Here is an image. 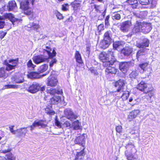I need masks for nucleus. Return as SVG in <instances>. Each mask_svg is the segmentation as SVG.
I'll use <instances>...</instances> for the list:
<instances>
[{
	"instance_id": "obj_1",
	"label": "nucleus",
	"mask_w": 160,
	"mask_h": 160,
	"mask_svg": "<svg viewBox=\"0 0 160 160\" xmlns=\"http://www.w3.org/2000/svg\"><path fill=\"white\" fill-rule=\"evenodd\" d=\"M46 48L47 49L43 50L42 55L35 56L33 57V61L36 64H38L44 62L48 60V57L52 58L56 55V53L54 49H50L48 47H46Z\"/></svg>"
},
{
	"instance_id": "obj_2",
	"label": "nucleus",
	"mask_w": 160,
	"mask_h": 160,
	"mask_svg": "<svg viewBox=\"0 0 160 160\" xmlns=\"http://www.w3.org/2000/svg\"><path fill=\"white\" fill-rule=\"evenodd\" d=\"M8 19L12 22L13 25H16L21 21V20L15 18L13 15L11 13H6L2 16H0V29L3 28L5 25L4 21Z\"/></svg>"
},
{
	"instance_id": "obj_3",
	"label": "nucleus",
	"mask_w": 160,
	"mask_h": 160,
	"mask_svg": "<svg viewBox=\"0 0 160 160\" xmlns=\"http://www.w3.org/2000/svg\"><path fill=\"white\" fill-rule=\"evenodd\" d=\"M64 113L65 117L72 121L76 119L78 117V115L74 114L72 109L70 108L65 109Z\"/></svg>"
},
{
	"instance_id": "obj_4",
	"label": "nucleus",
	"mask_w": 160,
	"mask_h": 160,
	"mask_svg": "<svg viewBox=\"0 0 160 160\" xmlns=\"http://www.w3.org/2000/svg\"><path fill=\"white\" fill-rule=\"evenodd\" d=\"M58 82L57 77L52 72L50 76L47 79V85L52 87H55L57 85Z\"/></svg>"
},
{
	"instance_id": "obj_5",
	"label": "nucleus",
	"mask_w": 160,
	"mask_h": 160,
	"mask_svg": "<svg viewBox=\"0 0 160 160\" xmlns=\"http://www.w3.org/2000/svg\"><path fill=\"white\" fill-rule=\"evenodd\" d=\"M86 136L84 134L76 137L74 140L75 144H78L83 147H84L85 145V141L86 139Z\"/></svg>"
},
{
	"instance_id": "obj_6",
	"label": "nucleus",
	"mask_w": 160,
	"mask_h": 160,
	"mask_svg": "<svg viewBox=\"0 0 160 160\" xmlns=\"http://www.w3.org/2000/svg\"><path fill=\"white\" fill-rule=\"evenodd\" d=\"M47 126V124L43 120H39L38 121H35L32 125L28 126V128H30V130L31 131L33 130L36 127L40 128H45Z\"/></svg>"
},
{
	"instance_id": "obj_7",
	"label": "nucleus",
	"mask_w": 160,
	"mask_h": 160,
	"mask_svg": "<svg viewBox=\"0 0 160 160\" xmlns=\"http://www.w3.org/2000/svg\"><path fill=\"white\" fill-rule=\"evenodd\" d=\"M132 25V23L131 21L128 20L125 21L121 23L120 25V29L123 32H127Z\"/></svg>"
},
{
	"instance_id": "obj_8",
	"label": "nucleus",
	"mask_w": 160,
	"mask_h": 160,
	"mask_svg": "<svg viewBox=\"0 0 160 160\" xmlns=\"http://www.w3.org/2000/svg\"><path fill=\"white\" fill-rule=\"evenodd\" d=\"M55 125L59 128L62 127L63 129H69L72 128V124L71 122L68 121H66L61 125V123L57 119L55 120Z\"/></svg>"
},
{
	"instance_id": "obj_9",
	"label": "nucleus",
	"mask_w": 160,
	"mask_h": 160,
	"mask_svg": "<svg viewBox=\"0 0 160 160\" xmlns=\"http://www.w3.org/2000/svg\"><path fill=\"white\" fill-rule=\"evenodd\" d=\"M148 85L143 81H141L137 86V88L139 90L146 93L150 90L148 87Z\"/></svg>"
},
{
	"instance_id": "obj_10",
	"label": "nucleus",
	"mask_w": 160,
	"mask_h": 160,
	"mask_svg": "<svg viewBox=\"0 0 160 160\" xmlns=\"http://www.w3.org/2000/svg\"><path fill=\"white\" fill-rule=\"evenodd\" d=\"M35 0H25L20 3V8L23 10L29 9V5L32 3L33 5Z\"/></svg>"
},
{
	"instance_id": "obj_11",
	"label": "nucleus",
	"mask_w": 160,
	"mask_h": 160,
	"mask_svg": "<svg viewBox=\"0 0 160 160\" xmlns=\"http://www.w3.org/2000/svg\"><path fill=\"white\" fill-rule=\"evenodd\" d=\"M142 22L137 21L134 24L132 30V34L142 32Z\"/></svg>"
},
{
	"instance_id": "obj_12",
	"label": "nucleus",
	"mask_w": 160,
	"mask_h": 160,
	"mask_svg": "<svg viewBox=\"0 0 160 160\" xmlns=\"http://www.w3.org/2000/svg\"><path fill=\"white\" fill-rule=\"evenodd\" d=\"M142 32L144 34L149 33L152 29L151 24L145 22H142Z\"/></svg>"
},
{
	"instance_id": "obj_13",
	"label": "nucleus",
	"mask_w": 160,
	"mask_h": 160,
	"mask_svg": "<svg viewBox=\"0 0 160 160\" xmlns=\"http://www.w3.org/2000/svg\"><path fill=\"white\" fill-rule=\"evenodd\" d=\"M40 88V85L39 84L34 83L29 86L28 91L31 93H34L38 92Z\"/></svg>"
},
{
	"instance_id": "obj_14",
	"label": "nucleus",
	"mask_w": 160,
	"mask_h": 160,
	"mask_svg": "<svg viewBox=\"0 0 160 160\" xmlns=\"http://www.w3.org/2000/svg\"><path fill=\"white\" fill-rule=\"evenodd\" d=\"M125 85L124 81L123 80L120 79L116 82L115 87L118 88L117 91L118 92H123V87Z\"/></svg>"
},
{
	"instance_id": "obj_15",
	"label": "nucleus",
	"mask_w": 160,
	"mask_h": 160,
	"mask_svg": "<svg viewBox=\"0 0 160 160\" xmlns=\"http://www.w3.org/2000/svg\"><path fill=\"white\" fill-rule=\"evenodd\" d=\"M12 81L15 83H21L24 81V78L22 75L17 74L11 78Z\"/></svg>"
},
{
	"instance_id": "obj_16",
	"label": "nucleus",
	"mask_w": 160,
	"mask_h": 160,
	"mask_svg": "<svg viewBox=\"0 0 160 160\" xmlns=\"http://www.w3.org/2000/svg\"><path fill=\"white\" fill-rule=\"evenodd\" d=\"M131 64V62H124L119 64V68L124 73L128 69Z\"/></svg>"
},
{
	"instance_id": "obj_17",
	"label": "nucleus",
	"mask_w": 160,
	"mask_h": 160,
	"mask_svg": "<svg viewBox=\"0 0 160 160\" xmlns=\"http://www.w3.org/2000/svg\"><path fill=\"white\" fill-rule=\"evenodd\" d=\"M133 48L129 47H126L121 50V53L126 57L129 56L132 52Z\"/></svg>"
},
{
	"instance_id": "obj_18",
	"label": "nucleus",
	"mask_w": 160,
	"mask_h": 160,
	"mask_svg": "<svg viewBox=\"0 0 160 160\" xmlns=\"http://www.w3.org/2000/svg\"><path fill=\"white\" fill-rule=\"evenodd\" d=\"M125 43L123 42L118 41L114 42L113 43V48L118 51L121 50V49L124 46Z\"/></svg>"
},
{
	"instance_id": "obj_19",
	"label": "nucleus",
	"mask_w": 160,
	"mask_h": 160,
	"mask_svg": "<svg viewBox=\"0 0 160 160\" xmlns=\"http://www.w3.org/2000/svg\"><path fill=\"white\" fill-rule=\"evenodd\" d=\"M139 112V111L138 110H135L132 111L128 116V119L129 121H132L136 118Z\"/></svg>"
},
{
	"instance_id": "obj_20",
	"label": "nucleus",
	"mask_w": 160,
	"mask_h": 160,
	"mask_svg": "<svg viewBox=\"0 0 160 160\" xmlns=\"http://www.w3.org/2000/svg\"><path fill=\"white\" fill-rule=\"evenodd\" d=\"M149 40L147 38H144L142 40V43H138L136 44V46L139 48H144V47L148 46Z\"/></svg>"
},
{
	"instance_id": "obj_21",
	"label": "nucleus",
	"mask_w": 160,
	"mask_h": 160,
	"mask_svg": "<svg viewBox=\"0 0 160 160\" xmlns=\"http://www.w3.org/2000/svg\"><path fill=\"white\" fill-rule=\"evenodd\" d=\"M17 8L16 3L14 1H10L7 6L8 11H14Z\"/></svg>"
},
{
	"instance_id": "obj_22",
	"label": "nucleus",
	"mask_w": 160,
	"mask_h": 160,
	"mask_svg": "<svg viewBox=\"0 0 160 160\" xmlns=\"http://www.w3.org/2000/svg\"><path fill=\"white\" fill-rule=\"evenodd\" d=\"M117 71V69L114 67L109 66L105 70L106 74H115Z\"/></svg>"
},
{
	"instance_id": "obj_23",
	"label": "nucleus",
	"mask_w": 160,
	"mask_h": 160,
	"mask_svg": "<svg viewBox=\"0 0 160 160\" xmlns=\"http://www.w3.org/2000/svg\"><path fill=\"white\" fill-rule=\"evenodd\" d=\"M28 127L23 128H19L16 130L17 133L20 136H25L26 133L28 132L27 129Z\"/></svg>"
},
{
	"instance_id": "obj_24",
	"label": "nucleus",
	"mask_w": 160,
	"mask_h": 160,
	"mask_svg": "<svg viewBox=\"0 0 160 160\" xmlns=\"http://www.w3.org/2000/svg\"><path fill=\"white\" fill-rule=\"evenodd\" d=\"M110 44V41L104 39L100 43V47L103 49H105L108 48Z\"/></svg>"
},
{
	"instance_id": "obj_25",
	"label": "nucleus",
	"mask_w": 160,
	"mask_h": 160,
	"mask_svg": "<svg viewBox=\"0 0 160 160\" xmlns=\"http://www.w3.org/2000/svg\"><path fill=\"white\" fill-rule=\"evenodd\" d=\"M99 58L100 60L103 62L109 60L108 55L105 52H102L99 54Z\"/></svg>"
},
{
	"instance_id": "obj_26",
	"label": "nucleus",
	"mask_w": 160,
	"mask_h": 160,
	"mask_svg": "<svg viewBox=\"0 0 160 160\" xmlns=\"http://www.w3.org/2000/svg\"><path fill=\"white\" fill-rule=\"evenodd\" d=\"M81 123L78 120L73 122L72 124V128L73 130H77L80 128Z\"/></svg>"
},
{
	"instance_id": "obj_27",
	"label": "nucleus",
	"mask_w": 160,
	"mask_h": 160,
	"mask_svg": "<svg viewBox=\"0 0 160 160\" xmlns=\"http://www.w3.org/2000/svg\"><path fill=\"white\" fill-rule=\"evenodd\" d=\"M85 148H84L83 150L81 151L80 152H77L75 157V160H82L83 158L85 155L83 150Z\"/></svg>"
},
{
	"instance_id": "obj_28",
	"label": "nucleus",
	"mask_w": 160,
	"mask_h": 160,
	"mask_svg": "<svg viewBox=\"0 0 160 160\" xmlns=\"http://www.w3.org/2000/svg\"><path fill=\"white\" fill-rule=\"evenodd\" d=\"M9 62L10 63V70L15 69V67L18 64V60L16 59L9 60Z\"/></svg>"
},
{
	"instance_id": "obj_29",
	"label": "nucleus",
	"mask_w": 160,
	"mask_h": 160,
	"mask_svg": "<svg viewBox=\"0 0 160 160\" xmlns=\"http://www.w3.org/2000/svg\"><path fill=\"white\" fill-rule=\"evenodd\" d=\"M125 154L128 160H133L136 158L135 155L132 154L131 152L126 151L125 152Z\"/></svg>"
},
{
	"instance_id": "obj_30",
	"label": "nucleus",
	"mask_w": 160,
	"mask_h": 160,
	"mask_svg": "<svg viewBox=\"0 0 160 160\" xmlns=\"http://www.w3.org/2000/svg\"><path fill=\"white\" fill-rule=\"evenodd\" d=\"M28 77L32 79L38 78H40V75L38 73L32 72L28 75Z\"/></svg>"
},
{
	"instance_id": "obj_31",
	"label": "nucleus",
	"mask_w": 160,
	"mask_h": 160,
	"mask_svg": "<svg viewBox=\"0 0 160 160\" xmlns=\"http://www.w3.org/2000/svg\"><path fill=\"white\" fill-rule=\"evenodd\" d=\"M126 2L132 6L133 8H136L138 5L137 0H128Z\"/></svg>"
},
{
	"instance_id": "obj_32",
	"label": "nucleus",
	"mask_w": 160,
	"mask_h": 160,
	"mask_svg": "<svg viewBox=\"0 0 160 160\" xmlns=\"http://www.w3.org/2000/svg\"><path fill=\"white\" fill-rule=\"evenodd\" d=\"M147 50L146 48H142L139 50L136 53V58L138 61V59L141 56L145 54V51Z\"/></svg>"
},
{
	"instance_id": "obj_33",
	"label": "nucleus",
	"mask_w": 160,
	"mask_h": 160,
	"mask_svg": "<svg viewBox=\"0 0 160 160\" xmlns=\"http://www.w3.org/2000/svg\"><path fill=\"white\" fill-rule=\"evenodd\" d=\"M6 69L3 68H0V78H6L8 75V73L6 72Z\"/></svg>"
},
{
	"instance_id": "obj_34",
	"label": "nucleus",
	"mask_w": 160,
	"mask_h": 160,
	"mask_svg": "<svg viewBox=\"0 0 160 160\" xmlns=\"http://www.w3.org/2000/svg\"><path fill=\"white\" fill-rule=\"evenodd\" d=\"M81 2L80 0H75L74 2H72V6L75 10H76L80 7Z\"/></svg>"
},
{
	"instance_id": "obj_35",
	"label": "nucleus",
	"mask_w": 160,
	"mask_h": 160,
	"mask_svg": "<svg viewBox=\"0 0 160 160\" xmlns=\"http://www.w3.org/2000/svg\"><path fill=\"white\" fill-rule=\"evenodd\" d=\"M60 101V98L58 96H54L51 99V103L53 104H57Z\"/></svg>"
},
{
	"instance_id": "obj_36",
	"label": "nucleus",
	"mask_w": 160,
	"mask_h": 160,
	"mask_svg": "<svg viewBox=\"0 0 160 160\" xmlns=\"http://www.w3.org/2000/svg\"><path fill=\"white\" fill-rule=\"evenodd\" d=\"M28 28H31L35 30H37L38 29L40 28V26L38 23L33 22L30 23L27 25Z\"/></svg>"
},
{
	"instance_id": "obj_37",
	"label": "nucleus",
	"mask_w": 160,
	"mask_h": 160,
	"mask_svg": "<svg viewBox=\"0 0 160 160\" xmlns=\"http://www.w3.org/2000/svg\"><path fill=\"white\" fill-rule=\"evenodd\" d=\"M48 68V65L47 64H45L43 65H42L38 68V72L39 73L43 72L47 70Z\"/></svg>"
},
{
	"instance_id": "obj_38",
	"label": "nucleus",
	"mask_w": 160,
	"mask_h": 160,
	"mask_svg": "<svg viewBox=\"0 0 160 160\" xmlns=\"http://www.w3.org/2000/svg\"><path fill=\"white\" fill-rule=\"evenodd\" d=\"M75 58L77 62L79 63H82V60L81 56L79 52L77 51L75 53Z\"/></svg>"
},
{
	"instance_id": "obj_39",
	"label": "nucleus",
	"mask_w": 160,
	"mask_h": 160,
	"mask_svg": "<svg viewBox=\"0 0 160 160\" xmlns=\"http://www.w3.org/2000/svg\"><path fill=\"white\" fill-rule=\"evenodd\" d=\"M54 57L55 56H53L52 58L48 57V62H50L49 66L50 67H52L57 62V60L56 59L52 58Z\"/></svg>"
},
{
	"instance_id": "obj_40",
	"label": "nucleus",
	"mask_w": 160,
	"mask_h": 160,
	"mask_svg": "<svg viewBox=\"0 0 160 160\" xmlns=\"http://www.w3.org/2000/svg\"><path fill=\"white\" fill-rule=\"evenodd\" d=\"M122 92H123V93L121 96V98L123 100H126L129 97V92L127 91H123Z\"/></svg>"
},
{
	"instance_id": "obj_41",
	"label": "nucleus",
	"mask_w": 160,
	"mask_h": 160,
	"mask_svg": "<svg viewBox=\"0 0 160 160\" xmlns=\"http://www.w3.org/2000/svg\"><path fill=\"white\" fill-rule=\"evenodd\" d=\"M114 60H113L112 61H105L104 62H103V66L105 67H108L110 66V65H112L114 63Z\"/></svg>"
},
{
	"instance_id": "obj_42",
	"label": "nucleus",
	"mask_w": 160,
	"mask_h": 160,
	"mask_svg": "<svg viewBox=\"0 0 160 160\" xmlns=\"http://www.w3.org/2000/svg\"><path fill=\"white\" fill-rule=\"evenodd\" d=\"M48 93H49L51 95H54V94L57 93L58 94H60L61 93V92L60 91L57 90L55 89H52L48 90L47 91Z\"/></svg>"
},
{
	"instance_id": "obj_43",
	"label": "nucleus",
	"mask_w": 160,
	"mask_h": 160,
	"mask_svg": "<svg viewBox=\"0 0 160 160\" xmlns=\"http://www.w3.org/2000/svg\"><path fill=\"white\" fill-rule=\"evenodd\" d=\"M126 148L128 151L129 152H132V151L134 149V146L132 144H128L126 146Z\"/></svg>"
},
{
	"instance_id": "obj_44",
	"label": "nucleus",
	"mask_w": 160,
	"mask_h": 160,
	"mask_svg": "<svg viewBox=\"0 0 160 160\" xmlns=\"http://www.w3.org/2000/svg\"><path fill=\"white\" fill-rule=\"evenodd\" d=\"M24 11V13L25 14L28 16H33V12L32 10L30 8L29 9H28L26 10H25Z\"/></svg>"
},
{
	"instance_id": "obj_45",
	"label": "nucleus",
	"mask_w": 160,
	"mask_h": 160,
	"mask_svg": "<svg viewBox=\"0 0 160 160\" xmlns=\"http://www.w3.org/2000/svg\"><path fill=\"white\" fill-rule=\"evenodd\" d=\"M45 112L50 115H53L55 113L54 112L52 109V108L50 107L46 108L45 109Z\"/></svg>"
},
{
	"instance_id": "obj_46",
	"label": "nucleus",
	"mask_w": 160,
	"mask_h": 160,
	"mask_svg": "<svg viewBox=\"0 0 160 160\" xmlns=\"http://www.w3.org/2000/svg\"><path fill=\"white\" fill-rule=\"evenodd\" d=\"M111 32L110 31H107L104 34V39L110 41L111 38L110 37V34Z\"/></svg>"
},
{
	"instance_id": "obj_47",
	"label": "nucleus",
	"mask_w": 160,
	"mask_h": 160,
	"mask_svg": "<svg viewBox=\"0 0 160 160\" xmlns=\"http://www.w3.org/2000/svg\"><path fill=\"white\" fill-rule=\"evenodd\" d=\"M148 64V62H144L139 64V66L142 70V72H143L145 69L147 67Z\"/></svg>"
},
{
	"instance_id": "obj_48",
	"label": "nucleus",
	"mask_w": 160,
	"mask_h": 160,
	"mask_svg": "<svg viewBox=\"0 0 160 160\" xmlns=\"http://www.w3.org/2000/svg\"><path fill=\"white\" fill-rule=\"evenodd\" d=\"M138 74V72L136 71H134L132 72L130 74V77L131 78H135Z\"/></svg>"
},
{
	"instance_id": "obj_49",
	"label": "nucleus",
	"mask_w": 160,
	"mask_h": 160,
	"mask_svg": "<svg viewBox=\"0 0 160 160\" xmlns=\"http://www.w3.org/2000/svg\"><path fill=\"white\" fill-rule=\"evenodd\" d=\"M148 12L146 11L141 12L139 14V17L141 18H144L147 16Z\"/></svg>"
},
{
	"instance_id": "obj_50",
	"label": "nucleus",
	"mask_w": 160,
	"mask_h": 160,
	"mask_svg": "<svg viewBox=\"0 0 160 160\" xmlns=\"http://www.w3.org/2000/svg\"><path fill=\"white\" fill-rule=\"evenodd\" d=\"M112 17L113 20H119L121 18L120 14L118 13L114 14Z\"/></svg>"
},
{
	"instance_id": "obj_51",
	"label": "nucleus",
	"mask_w": 160,
	"mask_h": 160,
	"mask_svg": "<svg viewBox=\"0 0 160 160\" xmlns=\"http://www.w3.org/2000/svg\"><path fill=\"white\" fill-rule=\"evenodd\" d=\"M140 3L142 5H147L150 3L149 0H139Z\"/></svg>"
},
{
	"instance_id": "obj_52",
	"label": "nucleus",
	"mask_w": 160,
	"mask_h": 160,
	"mask_svg": "<svg viewBox=\"0 0 160 160\" xmlns=\"http://www.w3.org/2000/svg\"><path fill=\"white\" fill-rule=\"evenodd\" d=\"M8 147V146H5L3 145V150H2V152L3 153H6V152H10L11 149L10 148H8L7 149H6L5 147Z\"/></svg>"
},
{
	"instance_id": "obj_53",
	"label": "nucleus",
	"mask_w": 160,
	"mask_h": 160,
	"mask_svg": "<svg viewBox=\"0 0 160 160\" xmlns=\"http://www.w3.org/2000/svg\"><path fill=\"white\" fill-rule=\"evenodd\" d=\"M27 66L28 68H29L31 69H32L34 68L35 67V65H34L31 60H30L28 61L27 63Z\"/></svg>"
},
{
	"instance_id": "obj_54",
	"label": "nucleus",
	"mask_w": 160,
	"mask_h": 160,
	"mask_svg": "<svg viewBox=\"0 0 160 160\" xmlns=\"http://www.w3.org/2000/svg\"><path fill=\"white\" fill-rule=\"evenodd\" d=\"M4 88H18V86L16 85H8L5 86Z\"/></svg>"
},
{
	"instance_id": "obj_55",
	"label": "nucleus",
	"mask_w": 160,
	"mask_h": 160,
	"mask_svg": "<svg viewBox=\"0 0 160 160\" xmlns=\"http://www.w3.org/2000/svg\"><path fill=\"white\" fill-rule=\"evenodd\" d=\"M8 160H15V158L13 156L12 153H9L7 155Z\"/></svg>"
},
{
	"instance_id": "obj_56",
	"label": "nucleus",
	"mask_w": 160,
	"mask_h": 160,
	"mask_svg": "<svg viewBox=\"0 0 160 160\" xmlns=\"http://www.w3.org/2000/svg\"><path fill=\"white\" fill-rule=\"evenodd\" d=\"M109 18L110 17L109 16H107L105 19V24L106 27H108L109 25Z\"/></svg>"
},
{
	"instance_id": "obj_57",
	"label": "nucleus",
	"mask_w": 160,
	"mask_h": 160,
	"mask_svg": "<svg viewBox=\"0 0 160 160\" xmlns=\"http://www.w3.org/2000/svg\"><path fill=\"white\" fill-rule=\"evenodd\" d=\"M9 61L8 62L7 60H5L4 61V64L6 65L7 67L6 68V70L8 71H9L10 70V64L8 63Z\"/></svg>"
},
{
	"instance_id": "obj_58",
	"label": "nucleus",
	"mask_w": 160,
	"mask_h": 160,
	"mask_svg": "<svg viewBox=\"0 0 160 160\" xmlns=\"http://www.w3.org/2000/svg\"><path fill=\"white\" fill-rule=\"evenodd\" d=\"M14 126H11L9 127V130L13 134H15L17 133L16 132V130H14L13 128L14 127Z\"/></svg>"
},
{
	"instance_id": "obj_59",
	"label": "nucleus",
	"mask_w": 160,
	"mask_h": 160,
	"mask_svg": "<svg viewBox=\"0 0 160 160\" xmlns=\"http://www.w3.org/2000/svg\"><path fill=\"white\" fill-rule=\"evenodd\" d=\"M116 129L117 132L120 133L122 131V127L121 126H117L116 127Z\"/></svg>"
},
{
	"instance_id": "obj_60",
	"label": "nucleus",
	"mask_w": 160,
	"mask_h": 160,
	"mask_svg": "<svg viewBox=\"0 0 160 160\" xmlns=\"http://www.w3.org/2000/svg\"><path fill=\"white\" fill-rule=\"evenodd\" d=\"M108 53L107 54L108 55V57L110 56V55L112 57H113L112 59L113 60H114L113 58L114 57V52L113 51H112V50H109L108 52Z\"/></svg>"
},
{
	"instance_id": "obj_61",
	"label": "nucleus",
	"mask_w": 160,
	"mask_h": 160,
	"mask_svg": "<svg viewBox=\"0 0 160 160\" xmlns=\"http://www.w3.org/2000/svg\"><path fill=\"white\" fill-rule=\"evenodd\" d=\"M90 70L92 73H93L95 75H98V72H97V70L93 68H91Z\"/></svg>"
},
{
	"instance_id": "obj_62",
	"label": "nucleus",
	"mask_w": 160,
	"mask_h": 160,
	"mask_svg": "<svg viewBox=\"0 0 160 160\" xmlns=\"http://www.w3.org/2000/svg\"><path fill=\"white\" fill-rule=\"evenodd\" d=\"M7 33V32H5L4 31H0V38L2 39L6 35Z\"/></svg>"
},
{
	"instance_id": "obj_63",
	"label": "nucleus",
	"mask_w": 160,
	"mask_h": 160,
	"mask_svg": "<svg viewBox=\"0 0 160 160\" xmlns=\"http://www.w3.org/2000/svg\"><path fill=\"white\" fill-rule=\"evenodd\" d=\"M69 6L68 4L63 5L62 6V10L63 11H67L68 10V8Z\"/></svg>"
},
{
	"instance_id": "obj_64",
	"label": "nucleus",
	"mask_w": 160,
	"mask_h": 160,
	"mask_svg": "<svg viewBox=\"0 0 160 160\" xmlns=\"http://www.w3.org/2000/svg\"><path fill=\"white\" fill-rule=\"evenodd\" d=\"M104 29V25L103 24H100L98 27V30L100 32L101 31Z\"/></svg>"
}]
</instances>
